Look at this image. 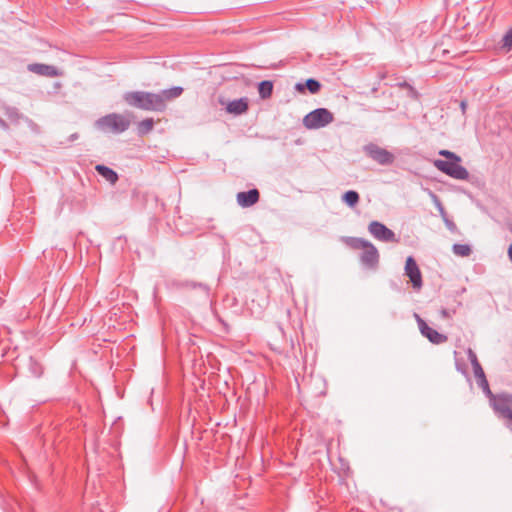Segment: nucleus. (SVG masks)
Returning a JSON list of instances; mask_svg holds the SVG:
<instances>
[{"instance_id": "3", "label": "nucleus", "mask_w": 512, "mask_h": 512, "mask_svg": "<svg viewBox=\"0 0 512 512\" xmlns=\"http://www.w3.org/2000/svg\"><path fill=\"white\" fill-rule=\"evenodd\" d=\"M334 120L333 113L326 108H317L303 118V125L310 130L323 128Z\"/></svg>"}, {"instance_id": "18", "label": "nucleus", "mask_w": 512, "mask_h": 512, "mask_svg": "<svg viewBox=\"0 0 512 512\" xmlns=\"http://www.w3.org/2000/svg\"><path fill=\"white\" fill-rule=\"evenodd\" d=\"M258 93L261 99H268L273 93V82L269 80L261 81L258 84Z\"/></svg>"}, {"instance_id": "4", "label": "nucleus", "mask_w": 512, "mask_h": 512, "mask_svg": "<svg viewBox=\"0 0 512 512\" xmlns=\"http://www.w3.org/2000/svg\"><path fill=\"white\" fill-rule=\"evenodd\" d=\"M460 162L461 161L456 160L437 159L434 161V166L439 171L454 179L467 180L469 178V172L464 166L460 165Z\"/></svg>"}, {"instance_id": "11", "label": "nucleus", "mask_w": 512, "mask_h": 512, "mask_svg": "<svg viewBox=\"0 0 512 512\" xmlns=\"http://www.w3.org/2000/svg\"><path fill=\"white\" fill-rule=\"evenodd\" d=\"M27 70L34 74L45 76V77H58L62 75V72L53 65L43 64V63H31L28 64Z\"/></svg>"}, {"instance_id": "19", "label": "nucleus", "mask_w": 512, "mask_h": 512, "mask_svg": "<svg viewBox=\"0 0 512 512\" xmlns=\"http://www.w3.org/2000/svg\"><path fill=\"white\" fill-rule=\"evenodd\" d=\"M468 359L471 362V365H472L473 371H474V375L476 378L485 375V373L477 359L476 354L471 349L468 350Z\"/></svg>"}, {"instance_id": "32", "label": "nucleus", "mask_w": 512, "mask_h": 512, "mask_svg": "<svg viewBox=\"0 0 512 512\" xmlns=\"http://www.w3.org/2000/svg\"><path fill=\"white\" fill-rule=\"evenodd\" d=\"M460 108H461L462 114H465L466 113V109H467V102L465 100H462L460 102Z\"/></svg>"}, {"instance_id": "35", "label": "nucleus", "mask_w": 512, "mask_h": 512, "mask_svg": "<svg viewBox=\"0 0 512 512\" xmlns=\"http://www.w3.org/2000/svg\"><path fill=\"white\" fill-rule=\"evenodd\" d=\"M508 257L510 261L512 262V243L508 247Z\"/></svg>"}, {"instance_id": "10", "label": "nucleus", "mask_w": 512, "mask_h": 512, "mask_svg": "<svg viewBox=\"0 0 512 512\" xmlns=\"http://www.w3.org/2000/svg\"><path fill=\"white\" fill-rule=\"evenodd\" d=\"M405 274L409 277L413 288L420 289L422 287V275L420 269L412 256L406 259Z\"/></svg>"}, {"instance_id": "1", "label": "nucleus", "mask_w": 512, "mask_h": 512, "mask_svg": "<svg viewBox=\"0 0 512 512\" xmlns=\"http://www.w3.org/2000/svg\"><path fill=\"white\" fill-rule=\"evenodd\" d=\"M124 101L135 108L145 111H158L165 110L162 98L158 93L146 91H131L123 95Z\"/></svg>"}, {"instance_id": "36", "label": "nucleus", "mask_w": 512, "mask_h": 512, "mask_svg": "<svg viewBox=\"0 0 512 512\" xmlns=\"http://www.w3.org/2000/svg\"><path fill=\"white\" fill-rule=\"evenodd\" d=\"M78 138V134L77 133H74L70 136V139L71 140H76Z\"/></svg>"}, {"instance_id": "27", "label": "nucleus", "mask_w": 512, "mask_h": 512, "mask_svg": "<svg viewBox=\"0 0 512 512\" xmlns=\"http://www.w3.org/2000/svg\"><path fill=\"white\" fill-rule=\"evenodd\" d=\"M501 43V47L506 51H510L512 49V28L505 33L501 40Z\"/></svg>"}, {"instance_id": "7", "label": "nucleus", "mask_w": 512, "mask_h": 512, "mask_svg": "<svg viewBox=\"0 0 512 512\" xmlns=\"http://www.w3.org/2000/svg\"><path fill=\"white\" fill-rule=\"evenodd\" d=\"M369 233L377 240L382 242H397L395 233L386 227L383 223L372 221L368 225Z\"/></svg>"}, {"instance_id": "15", "label": "nucleus", "mask_w": 512, "mask_h": 512, "mask_svg": "<svg viewBox=\"0 0 512 512\" xmlns=\"http://www.w3.org/2000/svg\"><path fill=\"white\" fill-rule=\"evenodd\" d=\"M295 89L300 93H304L305 90H308L311 94H316L321 89V83L314 78H309L305 83H297Z\"/></svg>"}, {"instance_id": "30", "label": "nucleus", "mask_w": 512, "mask_h": 512, "mask_svg": "<svg viewBox=\"0 0 512 512\" xmlns=\"http://www.w3.org/2000/svg\"><path fill=\"white\" fill-rule=\"evenodd\" d=\"M454 313H455V311H450L446 308H442L440 310V314H441L442 318H451Z\"/></svg>"}, {"instance_id": "6", "label": "nucleus", "mask_w": 512, "mask_h": 512, "mask_svg": "<svg viewBox=\"0 0 512 512\" xmlns=\"http://www.w3.org/2000/svg\"><path fill=\"white\" fill-rule=\"evenodd\" d=\"M494 412L503 419L512 411V395L507 393L497 394L489 401Z\"/></svg>"}, {"instance_id": "29", "label": "nucleus", "mask_w": 512, "mask_h": 512, "mask_svg": "<svg viewBox=\"0 0 512 512\" xmlns=\"http://www.w3.org/2000/svg\"><path fill=\"white\" fill-rule=\"evenodd\" d=\"M6 115L10 119H16L18 117V111L16 108L8 107L6 108Z\"/></svg>"}, {"instance_id": "5", "label": "nucleus", "mask_w": 512, "mask_h": 512, "mask_svg": "<svg viewBox=\"0 0 512 512\" xmlns=\"http://www.w3.org/2000/svg\"><path fill=\"white\" fill-rule=\"evenodd\" d=\"M364 151L369 158L380 165H391L395 160V156L390 151L374 143L364 146Z\"/></svg>"}, {"instance_id": "13", "label": "nucleus", "mask_w": 512, "mask_h": 512, "mask_svg": "<svg viewBox=\"0 0 512 512\" xmlns=\"http://www.w3.org/2000/svg\"><path fill=\"white\" fill-rule=\"evenodd\" d=\"M248 107V99L243 97L229 102L226 106V111L233 115H241L247 112Z\"/></svg>"}, {"instance_id": "31", "label": "nucleus", "mask_w": 512, "mask_h": 512, "mask_svg": "<svg viewBox=\"0 0 512 512\" xmlns=\"http://www.w3.org/2000/svg\"><path fill=\"white\" fill-rule=\"evenodd\" d=\"M503 420L505 421L506 426L512 431V411L507 414Z\"/></svg>"}, {"instance_id": "34", "label": "nucleus", "mask_w": 512, "mask_h": 512, "mask_svg": "<svg viewBox=\"0 0 512 512\" xmlns=\"http://www.w3.org/2000/svg\"><path fill=\"white\" fill-rule=\"evenodd\" d=\"M0 127H2L3 129L8 128L7 123L1 117H0Z\"/></svg>"}, {"instance_id": "33", "label": "nucleus", "mask_w": 512, "mask_h": 512, "mask_svg": "<svg viewBox=\"0 0 512 512\" xmlns=\"http://www.w3.org/2000/svg\"><path fill=\"white\" fill-rule=\"evenodd\" d=\"M398 85H399L400 87H402V88H409V89H413V88L411 87V85H410V84H408L407 82H402V83H399Z\"/></svg>"}, {"instance_id": "16", "label": "nucleus", "mask_w": 512, "mask_h": 512, "mask_svg": "<svg viewBox=\"0 0 512 512\" xmlns=\"http://www.w3.org/2000/svg\"><path fill=\"white\" fill-rule=\"evenodd\" d=\"M183 88L180 86H174L169 89H164L160 91L158 94L160 95V98L163 100V104L166 106L167 101H171L173 99H176L180 97L183 93Z\"/></svg>"}, {"instance_id": "2", "label": "nucleus", "mask_w": 512, "mask_h": 512, "mask_svg": "<svg viewBox=\"0 0 512 512\" xmlns=\"http://www.w3.org/2000/svg\"><path fill=\"white\" fill-rule=\"evenodd\" d=\"M95 126L103 132L120 134L129 128L130 121L121 114L111 113L99 118Z\"/></svg>"}, {"instance_id": "21", "label": "nucleus", "mask_w": 512, "mask_h": 512, "mask_svg": "<svg viewBox=\"0 0 512 512\" xmlns=\"http://www.w3.org/2000/svg\"><path fill=\"white\" fill-rule=\"evenodd\" d=\"M154 127V120L152 118H146L138 123L137 130L139 135H146L152 131Z\"/></svg>"}, {"instance_id": "8", "label": "nucleus", "mask_w": 512, "mask_h": 512, "mask_svg": "<svg viewBox=\"0 0 512 512\" xmlns=\"http://www.w3.org/2000/svg\"><path fill=\"white\" fill-rule=\"evenodd\" d=\"M416 321L421 334L426 337L433 344H442L448 340V337L439 333L435 329L428 326V324L417 314H415Z\"/></svg>"}, {"instance_id": "25", "label": "nucleus", "mask_w": 512, "mask_h": 512, "mask_svg": "<svg viewBox=\"0 0 512 512\" xmlns=\"http://www.w3.org/2000/svg\"><path fill=\"white\" fill-rule=\"evenodd\" d=\"M432 196H433V199H434L435 203L437 204V207H438V209H439L440 213L444 216V221H445L446 226H447L450 230H452V231H453V230H455V229H456V225H455V223H454L453 221H451V220H449V219H447V218H446V212H445V209H444V207L442 206V204H441V202H440L439 198H438L435 194H432Z\"/></svg>"}, {"instance_id": "26", "label": "nucleus", "mask_w": 512, "mask_h": 512, "mask_svg": "<svg viewBox=\"0 0 512 512\" xmlns=\"http://www.w3.org/2000/svg\"><path fill=\"white\" fill-rule=\"evenodd\" d=\"M348 243L353 249H361V250H363L369 244H371V242H369L363 238H349Z\"/></svg>"}, {"instance_id": "17", "label": "nucleus", "mask_w": 512, "mask_h": 512, "mask_svg": "<svg viewBox=\"0 0 512 512\" xmlns=\"http://www.w3.org/2000/svg\"><path fill=\"white\" fill-rule=\"evenodd\" d=\"M95 169L109 183L115 184L118 181V174L113 169L102 164L97 165Z\"/></svg>"}, {"instance_id": "14", "label": "nucleus", "mask_w": 512, "mask_h": 512, "mask_svg": "<svg viewBox=\"0 0 512 512\" xmlns=\"http://www.w3.org/2000/svg\"><path fill=\"white\" fill-rule=\"evenodd\" d=\"M169 286L174 289H183V288L196 289V288H199V289H202L203 291H205V293H208V291H209L208 287L205 284L198 283V282L191 281V280H185V281L172 280L169 283Z\"/></svg>"}, {"instance_id": "20", "label": "nucleus", "mask_w": 512, "mask_h": 512, "mask_svg": "<svg viewBox=\"0 0 512 512\" xmlns=\"http://www.w3.org/2000/svg\"><path fill=\"white\" fill-rule=\"evenodd\" d=\"M360 196L357 191L349 190L345 192L342 196L343 202H345L349 207H354L358 204Z\"/></svg>"}, {"instance_id": "9", "label": "nucleus", "mask_w": 512, "mask_h": 512, "mask_svg": "<svg viewBox=\"0 0 512 512\" xmlns=\"http://www.w3.org/2000/svg\"><path fill=\"white\" fill-rule=\"evenodd\" d=\"M379 259V252L372 243L364 248L360 254L361 264L370 270H376L378 268Z\"/></svg>"}, {"instance_id": "24", "label": "nucleus", "mask_w": 512, "mask_h": 512, "mask_svg": "<svg viewBox=\"0 0 512 512\" xmlns=\"http://www.w3.org/2000/svg\"><path fill=\"white\" fill-rule=\"evenodd\" d=\"M477 379V383L479 385V387L482 388L484 394L487 396V398L489 399V401L496 396V394H493L492 391L490 390L489 388V384H488V381L486 379V376L483 375V376H480Z\"/></svg>"}, {"instance_id": "28", "label": "nucleus", "mask_w": 512, "mask_h": 512, "mask_svg": "<svg viewBox=\"0 0 512 512\" xmlns=\"http://www.w3.org/2000/svg\"><path fill=\"white\" fill-rule=\"evenodd\" d=\"M439 155L445 157L447 160H456L461 161V157L455 154L454 152H451L449 150H441L439 152Z\"/></svg>"}, {"instance_id": "22", "label": "nucleus", "mask_w": 512, "mask_h": 512, "mask_svg": "<svg viewBox=\"0 0 512 512\" xmlns=\"http://www.w3.org/2000/svg\"><path fill=\"white\" fill-rule=\"evenodd\" d=\"M29 371L31 372V374L37 378L41 377L43 372H44V368L42 366V364L37 361L36 359H34L33 357H30V360H29Z\"/></svg>"}, {"instance_id": "12", "label": "nucleus", "mask_w": 512, "mask_h": 512, "mask_svg": "<svg viewBox=\"0 0 512 512\" xmlns=\"http://www.w3.org/2000/svg\"><path fill=\"white\" fill-rule=\"evenodd\" d=\"M260 193L256 188L239 192L236 196L237 203L243 207H251L259 201Z\"/></svg>"}, {"instance_id": "23", "label": "nucleus", "mask_w": 512, "mask_h": 512, "mask_svg": "<svg viewBox=\"0 0 512 512\" xmlns=\"http://www.w3.org/2000/svg\"><path fill=\"white\" fill-rule=\"evenodd\" d=\"M452 251L455 255L461 257H468L472 253L471 247L468 244H454Z\"/></svg>"}]
</instances>
